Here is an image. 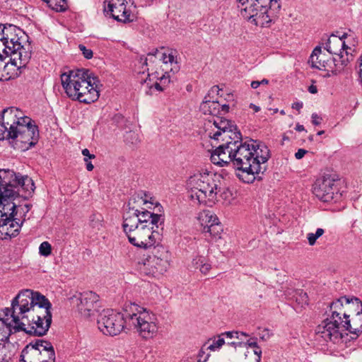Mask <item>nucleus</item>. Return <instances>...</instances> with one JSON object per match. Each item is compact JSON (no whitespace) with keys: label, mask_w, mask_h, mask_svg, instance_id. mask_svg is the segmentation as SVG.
I'll use <instances>...</instances> for the list:
<instances>
[{"label":"nucleus","mask_w":362,"mask_h":362,"mask_svg":"<svg viewBox=\"0 0 362 362\" xmlns=\"http://www.w3.org/2000/svg\"><path fill=\"white\" fill-rule=\"evenodd\" d=\"M9 344L6 342H0V358L5 356L8 351H9L8 349Z\"/></svg>","instance_id":"48"},{"label":"nucleus","mask_w":362,"mask_h":362,"mask_svg":"<svg viewBox=\"0 0 362 362\" xmlns=\"http://www.w3.org/2000/svg\"><path fill=\"white\" fill-rule=\"evenodd\" d=\"M308 90L310 93H317V88L315 86H311L309 87Z\"/></svg>","instance_id":"63"},{"label":"nucleus","mask_w":362,"mask_h":362,"mask_svg":"<svg viewBox=\"0 0 362 362\" xmlns=\"http://www.w3.org/2000/svg\"><path fill=\"white\" fill-rule=\"evenodd\" d=\"M358 74L359 77L361 79L362 78V55L361 56L358 62Z\"/></svg>","instance_id":"58"},{"label":"nucleus","mask_w":362,"mask_h":362,"mask_svg":"<svg viewBox=\"0 0 362 362\" xmlns=\"http://www.w3.org/2000/svg\"><path fill=\"white\" fill-rule=\"evenodd\" d=\"M21 187L27 194L31 195L35 190L33 180L28 176L16 174L13 170L0 169V233L1 238L16 236L21 229L20 225L11 219L16 207L13 202L16 197L15 188Z\"/></svg>","instance_id":"3"},{"label":"nucleus","mask_w":362,"mask_h":362,"mask_svg":"<svg viewBox=\"0 0 362 362\" xmlns=\"http://www.w3.org/2000/svg\"><path fill=\"white\" fill-rule=\"evenodd\" d=\"M192 266L199 272L206 275L211 269L210 262L204 256L197 255L192 261Z\"/></svg>","instance_id":"27"},{"label":"nucleus","mask_w":362,"mask_h":362,"mask_svg":"<svg viewBox=\"0 0 362 362\" xmlns=\"http://www.w3.org/2000/svg\"><path fill=\"white\" fill-rule=\"evenodd\" d=\"M4 32L2 40L4 52L6 56H10L11 64L18 70L25 68L31 59L33 51L28 35L13 25L6 27Z\"/></svg>","instance_id":"7"},{"label":"nucleus","mask_w":362,"mask_h":362,"mask_svg":"<svg viewBox=\"0 0 362 362\" xmlns=\"http://www.w3.org/2000/svg\"><path fill=\"white\" fill-rule=\"evenodd\" d=\"M222 336H225L227 339H242V337H247V334L244 332H226L221 334Z\"/></svg>","instance_id":"46"},{"label":"nucleus","mask_w":362,"mask_h":362,"mask_svg":"<svg viewBox=\"0 0 362 362\" xmlns=\"http://www.w3.org/2000/svg\"><path fill=\"white\" fill-rule=\"evenodd\" d=\"M157 57L154 54H148L146 57H141L139 61V64L141 66V70L139 73L144 74L146 71L148 72L150 69L153 70V65L156 62ZM154 74L148 73V77L151 81V76H153Z\"/></svg>","instance_id":"25"},{"label":"nucleus","mask_w":362,"mask_h":362,"mask_svg":"<svg viewBox=\"0 0 362 362\" xmlns=\"http://www.w3.org/2000/svg\"><path fill=\"white\" fill-rule=\"evenodd\" d=\"M338 189L335 182L330 177H320L316 180L313 187V194L321 201L328 202L337 196Z\"/></svg>","instance_id":"17"},{"label":"nucleus","mask_w":362,"mask_h":362,"mask_svg":"<svg viewBox=\"0 0 362 362\" xmlns=\"http://www.w3.org/2000/svg\"><path fill=\"white\" fill-rule=\"evenodd\" d=\"M18 332L42 337L47 334L51 323V303L38 292L25 289L11 300Z\"/></svg>","instance_id":"2"},{"label":"nucleus","mask_w":362,"mask_h":362,"mask_svg":"<svg viewBox=\"0 0 362 362\" xmlns=\"http://www.w3.org/2000/svg\"><path fill=\"white\" fill-rule=\"evenodd\" d=\"M202 220V225L203 226H212L219 223L217 216L212 211H204L200 216Z\"/></svg>","instance_id":"36"},{"label":"nucleus","mask_w":362,"mask_h":362,"mask_svg":"<svg viewBox=\"0 0 362 362\" xmlns=\"http://www.w3.org/2000/svg\"><path fill=\"white\" fill-rule=\"evenodd\" d=\"M74 304L81 317L89 319L100 313L99 296L92 291L79 293L74 297Z\"/></svg>","instance_id":"14"},{"label":"nucleus","mask_w":362,"mask_h":362,"mask_svg":"<svg viewBox=\"0 0 362 362\" xmlns=\"http://www.w3.org/2000/svg\"><path fill=\"white\" fill-rule=\"evenodd\" d=\"M82 154L84 156L85 162H87L88 160L95 158V155L90 154L89 150L87 148H84L82 150Z\"/></svg>","instance_id":"50"},{"label":"nucleus","mask_w":362,"mask_h":362,"mask_svg":"<svg viewBox=\"0 0 362 362\" xmlns=\"http://www.w3.org/2000/svg\"><path fill=\"white\" fill-rule=\"evenodd\" d=\"M11 351H8V353H6L5 354V356H3L1 358H0V362H9L10 360L11 359Z\"/></svg>","instance_id":"54"},{"label":"nucleus","mask_w":362,"mask_h":362,"mask_svg":"<svg viewBox=\"0 0 362 362\" xmlns=\"http://www.w3.org/2000/svg\"><path fill=\"white\" fill-rule=\"evenodd\" d=\"M250 86L254 89L257 88L260 86L259 81H252Z\"/></svg>","instance_id":"59"},{"label":"nucleus","mask_w":362,"mask_h":362,"mask_svg":"<svg viewBox=\"0 0 362 362\" xmlns=\"http://www.w3.org/2000/svg\"><path fill=\"white\" fill-rule=\"evenodd\" d=\"M19 188L20 187L15 188V190H16V192L17 194H16V197H15V199L13 202L16 204V207L13 211V216L11 217V219L14 220V221L17 222L21 227L23 221H21L17 218H15V216L17 215V214L19 212L20 210H21L23 212L24 215H25L30 211L31 206L29 204H25L23 206H18V204L16 202V200L18 199V198H19L18 192V191L19 190Z\"/></svg>","instance_id":"32"},{"label":"nucleus","mask_w":362,"mask_h":362,"mask_svg":"<svg viewBox=\"0 0 362 362\" xmlns=\"http://www.w3.org/2000/svg\"><path fill=\"white\" fill-rule=\"evenodd\" d=\"M170 254L163 245L153 246L151 253L142 259L144 269L156 275L165 272L170 266Z\"/></svg>","instance_id":"13"},{"label":"nucleus","mask_w":362,"mask_h":362,"mask_svg":"<svg viewBox=\"0 0 362 362\" xmlns=\"http://www.w3.org/2000/svg\"><path fill=\"white\" fill-rule=\"evenodd\" d=\"M39 362H55V352L54 350H48L44 351L38 355Z\"/></svg>","instance_id":"41"},{"label":"nucleus","mask_w":362,"mask_h":362,"mask_svg":"<svg viewBox=\"0 0 362 362\" xmlns=\"http://www.w3.org/2000/svg\"><path fill=\"white\" fill-rule=\"evenodd\" d=\"M325 233V230L322 228H317L315 233H309L307 234V239L310 246L315 244L316 240L320 238Z\"/></svg>","instance_id":"42"},{"label":"nucleus","mask_w":362,"mask_h":362,"mask_svg":"<svg viewBox=\"0 0 362 362\" xmlns=\"http://www.w3.org/2000/svg\"><path fill=\"white\" fill-rule=\"evenodd\" d=\"M11 351H8V353H6L5 354V356H3L1 358H0V362H9L10 360L11 359Z\"/></svg>","instance_id":"53"},{"label":"nucleus","mask_w":362,"mask_h":362,"mask_svg":"<svg viewBox=\"0 0 362 362\" xmlns=\"http://www.w3.org/2000/svg\"><path fill=\"white\" fill-rule=\"evenodd\" d=\"M219 91L218 86H213L199 107L203 115L212 117V120L209 119L207 123L206 132L208 136L214 141H223L211 152V160L219 167L231 163L235 168L249 176L244 180L249 183L255 180V175L265 170L262 165L270 158V152L264 144L257 140L243 141L240 133L235 132V127L231 122L219 116L221 104L211 100Z\"/></svg>","instance_id":"1"},{"label":"nucleus","mask_w":362,"mask_h":362,"mask_svg":"<svg viewBox=\"0 0 362 362\" xmlns=\"http://www.w3.org/2000/svg\"><path fill=\"white\" fill-rule=\"evenodd\" d=\"M344 331H349L351 334L358 335L362 332V312H357L350 318V315L342 321Z\"/></svg>","instance_id":"20"},{"label":"nucleus","mask_w":362,"mask_h":362,"mask_svg":"<svg viewBox=\"0 0 362 362\" xmlns=\"http://www.w3.org/2000/svg\"><path fill=\"white\" fill-rule=\"evenodd\" d=\"M48 6L56 11H64L66 9V0H42Z\"/></svg>","instance_id":"39"},{"label":"nucleus","mask_w":362,"mask_h":362,"mask_svg":"<svg viewBox=\"0 0 362 362\" xmlns=\"http://www.w3.org/2000/svg\"><path fill=\"white\" fill-rule=\"evenodd\" d=\"M296 130L298 131V132H303V131H305V127L302 124H298L296 126Z\"/></svg>","instance_id":"62"},{"label":"nucleus","mask_w":362,"mask_h":362,"mask_svg":"<svg viewBox=\"0 0 362 362\" xmlns=\"http://www.w3.org/2000/svg\"><path fill=\"white\" fill-rule=\"evenodd\" d=\"M225 344L224 338L223 337L222 334H220L218 337L217 339H214L212 343L209 344L206 349L210 350L211 351H215L218 349H219L223 344Z\"/></svg>","instance_id":"43"},{"label":"nucleus","mask_w":362,"mask_h":362,"mask_svg":"<svg viewBox=\"0 0 362 362\" xmlns=\"http://www.w3.org/2000/svg\"><path fill=\"white\" fill-rule=\"evenodd\" d=\"M39 253L41 256L48 257L52 253V245L49 243L42 242L39 246Z\"/></svg>","instance_id":"44"},{"label":"nucleus","mask_w":362,"mask_h":362,"mask_svg":"<svg viewBox=\"0 0 362 362\" xmlns=\"http://www.w3.org/2000/svg\"><path fill=\"white\" fill-rule=\"evenodd\" d=\"M228 344L230 345H232L233 346H241L243 344L242 342H239V341H230V342L228 341Z\"/></svg>","instance_id":"64"},{"label":"nucleus","mask_w":362,"mask_h":362,"mask_svg":"<svg viewBox=\"0 0 362 362\" xmlns=\"http://www.w3.org/2000/svg\"><path fill=\"white\" fill-rule=\"evenodd\" d=\"M203 232L204 234H209L211 237V241H217L221 239L223 233V227L220 222L212 226H204Z\"/></svg>","instance_id":"28"},{"label":"nucleus","mask_w":362,"mask_h":362,"mask_svg":"<svg viewBox=\"0 0 362 362\" xmlns=\"http://www.w3.org/2000/svg\"><path fill=\"white\" fill-rule=\"evenodd\" d=\"M229 111V105L226 104L221 105V113L219 116L221 117L222 115H224Z\"/></svg>","instance_id":"55"},{"label":"nucleus","mask_w":362,"mask_h":362,"mask_svg":"<svg viewBox=\"0 0 362 362\" xmlns=\"http://www.w3.org/2000/svg\"><path fill=\"white\" fill-rule=\"evenodd\" d=\"M312 123L315 125H320L322 121V118L319 116L317 113H313L311 115Z\"/></svg>","instance_id":"49"},{"label":"nucleus","mask_w":362,"mask_h":362,"mask_svg":"<svg viewBox=\"0 0 362 362\" xmlns=\"http://www.w3.org/2000/svg\"><path fill=\"white\" fill-rule=\"evenodd\" d=\"M303 104L302 102H295L292 104V108L300 110L303 107Z\"/></svg>","instance_id":"56"},{"label":"nucleus","mask_w":362,"mask_h":362,"mask_svg":"<svg viewBox=\"0 0 362 362\" xmlns=\"http://www.w3.org/2000/svg\"><path fill=\"white\" fill-rule=\"evenodd\" d=\"M90 226L95 230H100L103 226V216L100 213H93L89 218Z\"/></svg>","instance_id":"37"},{"label":"nucleus","mask_w":362,"mask_h":362,"mask_svg":"<svg viewBox=\"0 0 362 362\" xmlns=\"http://www.w3.org/2000/svg\"><path fill=\"white\" fill-rule=\"evenodd\" d=\"M353 300V298L349 299L346 296H343L333 301L330 304L327 317L338 321H344L349 315L348 311L351 306V303Z\"/></svg>","instance_id":"19"},{"label":"nucleus","mask_w":362,"mask_h":362,"mask_svg":"<svg viewBox=\"0 0 362 362\" xmlns=\"http://www.w3.org/2000/svg\"><path fill=\"white\" fill-rule=\"evenodd\" d=\"M122 227L129 243L136 247L148 249L155 246L160 240V234L156 228H150L148 225L135 226L130 228L123 223Z\"/></svg>","instance_id":"11"},{"label":"nucleus","mask_w":362,"mask_h":362,"mask_svg":"<svg viewBox=\"0 0 362 362\" xmlns=\"http://www.w3.org/2000/svg\"><path fill=\"white\" fill-rule=\"evenodd\" d=\"M220 197L223 200L224 204L231 205L234 204L235 196L228 188H222L221 187Z\"/></svg>","instance_id":"40"},{"label":"nucleus","mask_w":362,"mask_h":362,"mask_svg":"<svg viewBox=\"0 0 362 362\" xmlns=\"http://www.w3.org/2000/svg\"><path fill=\"white\" fill-rule=\"evenodd\" d=\"M159 81H156L153 86L150 87V88H155L158 91H163L167 87V86L170 82V73L166 71L164 74H163L159 78Z\"/></svg>","instance_id":"31"},{"label":"nucleus","mask_w":362,"mask_h":362,"mask_svg":"<svg viewBox=\"0 0 362 362\" xmlns=\"http://www.w3.org/2000/svg\"><path fill=\"white\" fill-rule=\"evenodd\" d=\"M206 345H204L199 351L197 355V358H204V356H207V358H209V355L208 354L205 353L206 349Z\"/></svg>","instance_id":"52"},{"label":"nucleus","mask_w":362,"mask_h":362,"mask_svg":"<svg viewBox=\"0 0 362 362\" xmlns=\"http://www.w3.org/2000/svg\"><path fill=\"white\" fill-rule=\"evenodd\" d=\"M345 45L344 46V51H345V57H351V52L354 50V47L357 44V39L355 35L351 33H344L341 35Z\"/></svg>","instance_id":"26"},{"label":"nucleus","mask_w":362,"mask_h":362,"mask_svg":"<svg viewBox=\"0 0 362 362\" xmlns=\"http://www.w3.org/2000/svg\"><path fill=\"white\" fill-rule=\"evenodd\" d=\"M293 294L290 297L294 300L300 307H303L308 304V296L306 293L303 291H293Z\"/></svg>","instance_id":"38"},{"label":"nucleus","mask_w":362,"mask_h":362,"mask_svg":"<svg viewBox=\"0 0 362 362\" xmlns=\"http://www.w3.org/2000/svg\"><path fill=\"white\" fill-rule=\"evenodd\" d=\"M323 45L325 49H326L330 54H332L335 56H337L339 54L345 55V51H344V46L345 44L343 42L341 35H330L326 40V42L323 44Z\"/></svg>","instance_id":"21"},{"label":"nucleus","mask_w":362,"mask_h":362,"mask_svg":"<svg viewBox=\"0 0 362 362\" xmlns=\"http://www.w3.org/2000/svg\"><path fill=\"white\" fill-rule=\"evenodd\" d=\"M6 26L2 25V24H0V41L2 42V40L3 38L4 37V30H5V28Z\"/></svg>","instance_id":"57"},{"label":"nucleus","mask_w":362,"mask_h":362,"mask_svg":"<svg viewBox=\"0 0 362 362\" xmlns=\"http://www.w3.org/2000/svg\"><path fill=\"white\" fill-rule=\"evenodd\" d=\"M240 4V14L255 25L269 27L281 8L278 0H237Z\"/></svg>","instance_id":"8"},{"label":"nucleus","mask_w":362,"mask_h":362,"mask_svg":"<svg viewBox=\"0 0 362 362\" xmlns=\"http://www.w3.org/2000/svg\"><path fill=\"white\" fill-rule=\"evenodd\" d=\"M127 0H105L103 3L104 13L119 22H132L133 16L127 8Z\"/></svg>","instance_id":"16"},{"label":"nucleus","mask_w":362,"mask_h":362,"mask_svg":"<svg viewBox=\"0 0 362 362\" xmlns=\"http://www.w3.org/2000/svg\"><path fill=\"white\" fill-rule=\"evenodd\" d=\"M351 59V57H345L344 54H339V55L329 59V61H328L327 64L329 66L325 68L324 70L327 72H331L333 74H337V73L341 72Z\"/></svg>","instance_id":"22"},{"label":"nucleus","mask_w":362,"mask_h":362,"mask_svg":"<svg viewBox=\"0 0 362 362\" xmlns=\"http://www.w3.org/2000/svg\"><path fill=\"white\" fill-rule=\"evenodd\" d=\"M308 153V151L303 148H299L295 153V158L298 160L301 159Z\"/></svg>","instance_id":"51"},{"label":"nucleus","mask_w":362,"mask_h":362,"mask_svg":"<svg viewBox=\"0 0 362 362\" xmlns=\"http://www.w3.org/2000/svg\"><path fill=\"white\" fill-rule=\"evenodd\" d=\"M12 305L0 310V342L8 341L9 337L18 333Z\"/></svg>","instance_id":"18"},{"label":"nucleus","mask_w":362,"mask_h":362,"mask_svg":"<svg viewBox=\"0 0 362 362\" xmlns=\"http://www.w3.org/2000/svg\"><path fill=\"white\" fill-rule=\"evenodd\" d=\"M127 325L126 315L112 309L103 310L98 315L97 325L99 330L105 335L116 336Z\"/></svg>","instance_id":"12"},{"label":"nucleus","mask_w":362,"mask_h":362,"mask_svg":"<svg viewBox=\"0 0 362 362\" xmlns=\"http://www.w3.org/2000/svg\"><path fill=\"white\" fill-rule=\"evenodd\" d=\"M6 57L0 54V81L8 80L12 76L10 74L11 67H16L11 64V62L9 64L8 62H6Z\"/></svg>","instance_id":"30"},{"label":"nucleus","mask_w":362,"mask_h":362,"mask_svg":"<svg viewBox=\"0 0 362 362\" xmlns=\"http://www.w3.org/2000/svg\"><path fill=\"white\" fill-rule=\"evenodd\" d=\"M39 354L33 346L27 345L21 352V362H39Z\"/></svg>","instance_id":"29"},{"label":"nucleus","mask_w":362,"mask_h":362,"mask_svg":"<svg viewBox=\"0 0 362 362\" xmlns=\"http://www.w3.org/2000/svg\"><path fill=\"white\" fill-rule=\"evenodd\" d=\"M328 61H329V59H328L325 54L322 53L321 47L317 46L313 51L310 57L309 63H310L313 68L324 70L329 66L327 65Z\"/></svg>","instance_id":"23"},{"label":"nucleus","mask_w":362,"mask_h":362,"mask_svg":"<svg viewBox=\"0 0 362 362\" xmlns=\"http://www.w3.org/2000/svg\"><path fill=\"white\" fill-rule=\"evenodd\" d=\"M222 177L212 172L194 174L187 182L189 197L194 204L212 206L221 192Z\"/></svg>","instance_id":"6"},{"label":"nucleus","mask_w":362,"mask_h":362,"mask_svg":"<svg viewBox=\"0 0 362 362\" xmlns=\"http://www.w3.org/2000/svg\"><path fill=\"white\" fill-rule=\"evenodd\" d=\"M148 203L146 199L140 197L139 195L132 197L127 204L128 210L124 214L123 223L126 224V227L129 226L130 228L135 226L148 225L150 228H158V224L163 223L161 215L151 213L147 210H139L137 206L144 205Z\"/></svg>","instance_id":"10"},{"label":"nucleus","mask_w":362,"mask_h":362,"mask_svg":"<svg viewBox=\"0 0 362 362\" xmlns=\"http://www.w3.org/2000/svg\"><path fill=\"white\" fill-rule=\"evenodd\" d=\"M19 188L20 187L15 188V190H16V192L17 194H16V197H15V199L13 202L16 204V207L13 211V216L11 217V219L14 220V221L17 222L21 227L23 221H21L17 218H15V216L17 215V214L19 212L20 210H21L23 212L24 215H25L30 211L31 206L29 204H25L23 206H18V204L16 202V200L18 199V198H19L18 192V191L19 190Z\"/></svg>","instance_id":"34"},{"label":"nucleus","mask_w":362,"mask_h":362,"mask_svg":"<svg viewBox=\"0 0 362 362\" xmlns=\"http://www.w3.org/2000/svg\"><path fill=\"white\" fill-rule=\"evenodd\" d=\"M0 121V140H10L15 148L25 151L39 139V132L34 122L18 108L4 109Z\"/></svg>","instance_id":"4"},{"label":"nucleus","mask_w":362,"mask_h":362,"mask_svg":"<svg viewBox=\"0 0 362 362\" xmlns=\"http://www.w3.org/2000/svg\"><path fill=\"white\" fill-rule=\"evenodd\" d=\"M78 48L82 52V54L85 58L89 59L93 57V51L90 49H88L83 45H79Z\"/></svg>","instance_id":"47"},{"label":"nucleus","mask_w":362,"mask_h":362,"mask_svg":"<svg viewBox=\"0 0 362 362\" xmlns=\"http://www.w3.org/2000/svg\"><path fill=\"white\" fill-rule=\"evenodd\" d=\"M62 86L67 96L83 103H91L99 98L96 78L92 77L89 70L76 69L61 74Z\"/></svg>","instance_id":"5"},{"label":"nucleus","mask_w":362,"mask_h":362,"mask_svg":"<svg viewBox=\"0 0 362 362\" xmlns=\"http://www.w3.org/2000/svg\"><path fill=\"white\" fill-rule=\"evenodd\" d=\"M342 323V321L327 317L317 327L316 334L326 341L338 344L342 341L345 332Z\"/></svg>","instance_id":"15"},{"label":"nucleus","mask_w":362,"mask_h":362,"mask_svg":"<svg viewBox=\"0 0 362 362\" xmlns=\"http://www.w3.org/2000/svg\"><path fill=\"white\" fill-rule=\"evenodd\" d=\"M126 320L138 335L144 339L155 337L159 329V320L153 312L136 303L126 306Z\"/></svg>","instance_id":"9"},{"label":"nucleus","mask_w":362,"mask_h":362,"mask_svg":"<svg viewBox=\"0 0 362 362\" xmlns=\"http://www.w3.org/2000/svg\"><path fill=\"white\" fill-rule=\"evenodd\" d=\"M29 346H33L34 349L37 351V354L47 351L48 350H54L52 344L47 341L37 339L35 342H32L28 344Z\"/></svg>","instance_id":"35"},{"label":"nucleus","mask_w":362,"mask_h":362,"mask_svg":"<svg viewBox=\"0 0 362 362\" xmlns=\"http://www.w3.org/2000/svg\"><path fill=\"white\" fill-rule=\"evenodd\" d=\"M19 188L20 187L15 188V190H16V192L17 194H16V197H15V199L13 202L16 204V207L13 211V216L11 217V219L14 220V221L17 222L21 227L23 221H21L17 218H15V216L17 215V214L19 212L20 210H21L23 212L24 215H25L30 211L31 206L29 204H25L23 206H18V204L16 202V200L18 199V198H19L18 192V191L19 190Z\"/></svg>","instance_id":"33"},{"label":"nucleus","mask_w":362,"mask_h":362,"mask_svg":"<svg viewBox=\"0 0 362 362\" xmlns=\"http://www.w3.org/2000/svg\"><path fill=\"white\" fill-rule=\"evenodd\" d=\"M86 169L88 170V171H91L93 170V165L91 163V162L89 161V160L86 162Z\"/></svg>","instance_id":"61"},{"label":"nucleus","mask_w":362,"mask_h":362,"mask_svg":"<svg viewBox=\"0 0 362 362\" xmlns=\"http://www.w3.org/2000/svg\"><path fill=\"white\" fill-rule=\"evenodd\" d=\"M245 344H247L250 347L254 348L253 354L255 356L256 362H260L261 356H262V350L260 347L257 346L256 341H248Z\"/></svg>","instance_id":"45"},{"label":"nucleus","mask_w":362,"mask_h":362,"mask_svg":"<svg viewBox=\"0 0 362 362\" xmlns=\"http://www.w3.org/2000/svg\"><path fill=\"white\" fill-rule=\"evenodd\" d=\"M250 107L255 112H258L260 110V107L255 104L251 103Z\"/></svg>","instance_id":"60"},{"label":"nucleus","mask_w":362,"mask_h":362,"mask_svg":"<svg viewBox=\"0 0 362 362\" xmlns=\"http://www.w3.org/2000/svg\"><path fill=\"white\" fill-rule=\"evenodd\" d=\"M160 59L165 66H170V72L175 74L180 70V65L177 62V52L173 50H168L163 52L160 57Z\"/></svg>","instance_id":"24"}]
</instances>
